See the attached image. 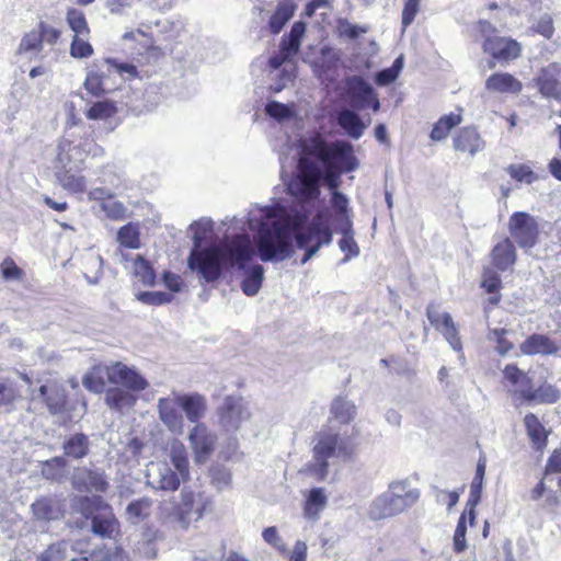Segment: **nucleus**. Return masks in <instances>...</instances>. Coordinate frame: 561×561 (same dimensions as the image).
Masks as SVG:
<instances>
[{
  "instance_id": "obj_9",
  "label": "nucleus",
  "mask_w": 561,
  "mask_h": 561,
  "mask_svg": "<svg viewBox=\"0 0 561 561\" xmlns=\"http://www.w3.org/2000/svg\"><path fill=\"white\" fill-rule=\"evenodd\" d=\"M343 101L353 110L371 108L378 112L380 102L373 85L359 76L347 77L342 93Z\"/></svg>"
},
{
  "instance_id": "obj_48",
  "label": "nucleus",
  "mask_w": 561,
  "mask_h": 561,
  "mask_svg": "<svg viewBox=\"0 0 561 561\" xmlns=\"http://www.w3.org/2000/svg\"><path fill=\"white\" fill-rule=\"evenodd\" d=\"M72 149L71 141L61 139L57 145V156L55 159V171L66 170L72 168L70 151Z\"/></svg>"
},
{
  "instance_id": "obj_37",
  "label": "nucleus",
  "mask_w": 561,
  "mask_h": 561,
  "mask_svg": "<svg viewBox=\"0 0 561 561\" xmlns=\"http://www.w3.org/2000/svg\"><path fill=\"white\" fill-rule=\"evenodd\" d=\"M461 122V116L458 114L450 113L448 115L442 116L432 128L430 137L433 141H440L447 138L450 130L459 125Z\"/></svg>"
},
{
  "instance_id": "obj_7",
  "label": "nucleus",
  "mask_w": 561,
  "mask_h": 561,
  "mask_svg": "<svg viewBox=\"0 0 561 561\" xmlns=\"http://www.w3.org/2000/svg\"><path fill=\"white\" fill-rule=\"evenodd\" d=\"M168 505L172 506V516L181 528L187 529L192 522H197L205 514L213 512L214 499L205 492L194 493L183 488L179 502H162L160 507L164 511Z\"/></svg>"
},
{
  "instance_id": "obj_27",
  "label": "nucleus",
  "mask_w": 561,
  "mask_h": 561,
  "mask_svg": "<svg viewBox=\"0 0 561 561\" xmlns=\"http://www.w3.org/2000/svg\"><path fill=\"white\" fill-rule=\"evenodd\" d=\"M398 514L400 511L389 490L374 499L368 508V516L371 520H380Z\"/></svg>"
},
{
  "instance_id": "obj_1",
  "label": "nucleus",
  "mask_w": 561,
  "mask_h": 561,
  "mask_svg": "<svg viewBox=\"0 0 561 561\" xmlns=\"http://www.w3.org/2000/svg\"><path fill=\"white\" fill-rule=\"evenodd\" d=\"M358 160L354 154L353 146L347 141H328L323 136L316 134L299 140V169L301 174L296 175L288 184L293 196L290 204L275 203L270 205L268 217L273 222L283 224L276 232V247L267 249L265 242L264 257L282 260L291 251L288 228H295L307 222L316 215L319 204L320 186L324 184L332 194L339 192L340 176L355 171ZM320 210H327L321 208Z\"/></svg>"
},
{
  "instance_id": "obj_4",
  "label": "nucleus",
  "mask_w": 561,
  "mask_h": 561,
  "mask_svg": "<svg viewBox=\"0 0 561 561\" xmlns=\"http://www.w3.org/2000/svg\"><path fill=\"white\" fill-rule=\"evenodd\" d=\"M106 376L115 387L106 390L104 401L116 412L133 409L138 400L137 393L149 386L148 380L136 368L121 362L106 367Z\"/></svg>"
},
{
  "instance_id": "obj_54",
  "label": "nucleus",
  "mask_w": 561,
  "mask_h": 561,
  "mask_svg": "<svg viewBox=\"0 0 561 561\" xmlns=\"http://www.w3.org/2000/svg\"><path fill=\"white\" fill-rule=\"evenodd\" d=\"M534 388L531 383L530 377L527 375L525 378L520 379L519 382L514 385L513 396L516 401L522 403L530 404V397L533 396Z\"/></svg>"
},
{
  "instance_id": "obj_46",
  "label": "nucleus",
  "mask_w": 561,
  "mask_h": 561,
  "mask_svg": "<svg viewBox=\"0 0 561 561\" xmlns=\"http://www.w3.org/2000/svg\"><path fill=\"white\" fill-rule=\"evenodd\" d=\"M135 275L146 286H152L156 282V273L150 263L141 255H137L135 263Z\"/></svg>"
},
{
  "instance_id": "obj_60",
  "label": "nucleus",
  "mask_w": 561,
  "mask_h": 561,
  "mask_svg": "<svg viewBox=\"0 0 561 561\" xmlns=\"http://www.w3.org/2000/svg\"><path fill=\"white\" fill-rule=\"evenodd\" d=\"M467 514L462 513V515L458 519V524L454 534V549L456 552H462L467 548L466 542V533H467V526H466V518Z\"/></svg>"
},
{
  "instance_id": "obj_30",
  "label": "nucleus",
  "mask_w": 561,
  "mask_h": 561,
  "mask_svg": "<svg viewBox=\"0 0 561 561\" xmlns=\"http://www.w3.org/2000/svg\"><path fill=\"white\" fill-rule=\"evenodd\" d=\"M62 450L66 457L73 460H81L90 451V439L83 433H75L67 436L62 443Z\"/></svg>"
},
{
  "instance_id": "obj_43",
  "label": "nucleus",
  "mask_w": 561,
  "mask_h": 561,
  "mask_svg": "<svg viewBox=\"0 0 561 561\" xmlns=\"http://www.w3.org/2000/svg\"><path fill=\"white\" fill-rule=\"evenodd\" d=\"M560 399V391L550 383H543L534 389L530 397V404H552Z\"/></svg>"
},
{
  "instance_id": "obj_17",
  "label": "nucleus",
  "mask_w": 561,
  "mask_h": 561,
  "mask_svg": "<svg viewBox=\"0 0 561 561\" xmlns=\"http://www.w3.org/2000/svg\"><path fill=\"white\" fill-rule=\"evenodd\" d=\"M539 92L545 98L561 99V65L552 62L540 70L535 79Z\"/></svg>"
},
{
  "instance_id": "obj_55",
  "label": "nucleus",
  "mask_w": 561,
  "mask_h": 561,
  "mask_svg": "<svg viewBox=\"0 0 561 561\" xmlns=\"http://www.w3.org/2000/svg\"><path fill=\"white\" fill-rule=\"evenodd\" d=\"M1 276L4 280H21L24 272L19 267L12 257H5L0 264Z\"/></svg>"
},
{
  "instance_id": "obj_35",
  "label": "nucleus",
  "mask_w": 561,
  "mask_h": 561,
  "mask_svg": "<svg viewBox=\"0 0 561 561\" xmlns=\"http://www.w3.org/2000/svg\"><path fill=\"white\" fill-rule=\"evenodd\" d=\"M172 469L179 473L185 481L190 479V466L185 446L180 443H173L169 453Z\"/></svg>"
},
{
  "instance_id": "obj_39",
  "label": "nucleus",
  "mask_w": 561,
  "mask_h": 561,
  "mask_svg": "<svg viewBox=\"0 0 561 561\" xmlns=\"http://www.w3.org/2000/svg\"><path fill=\"white\" fill-rule=\"evenodd\" d=\"M331 413L339 422L346 424L355 417L356 407L353 402L337 397L331 404Z\"/></svg>"
},
{
  "instance_id": "obj_47",
  "label": "nucleus",
  "mask_w": 561,
  "mask_h": 561,
  "mask_svg": "<svg viewBox=\"0 0 561 561\" xmlns=\"http://www.w3.org/2000/svg\"><path fill=\"white\" fill-rule=\"evenodd\" d=\"M506 172L517 182L533 184L538 180L537 174L526 164H510Z\"/></svg>"
},
{
  "instance_id": "obj_51",
  "label": "nucleus",
  "mask_w": 561,
  "mask_h": 561,
  "mask_svg": "<svg viewBox=\"0 0 561 561\" xmlns=\"http://www.w3.org/2000/svg\"><path fill=\"white\" fill-rule=\"evenodd\" d=\"M100 207L105 213V216L111 220H123L126 218V206L114 198L103 201V203L100 204Z\"/></svg>"
},
{
  "instance_id": "obj_6",
  "label": "nucleus",
  "mask_w": 561,
  "mask_h": 561,
  "mask_svg": "<svg viewBox=\"0 0 561 561\" xmlns=\"http://www.w3.org/2000/svg\"><path fill=\"white\" fill-rule=\"evenodd\" d=\"M254 233V243H251L250 237L245 234L234 247L247 251L244 257H239L233 254H228L222 261V273L232 268H237L243 273L241 280V289L244 295L249 297L255 296L264 280V267L260 264H250L253 257L257 256V232Z\"/></svg>"
},
{
  "instance_id": "obj_33",
  "label": "nucleus",
  "mask_w": 561,
  "mask_h": 561,
  "mask_svg": "<svg viewBox=\"0 0 561 561\" xmlns=\"http://www.w3.org/2000/svg\"><path fill=\"white\" fill-rule=\"evenodd\" d=\"M31 507L35 518L38 520H56L61 515L58 502L51 497L38 499Z\"/></svg>"
},
{
  "instance_id": "obj_2",
  "label": "nucleus",
  "mask_w": 561,
  "mask_h": 561,
  "mask_svg": "<svg viewBox=\"0 0 561 561\" xmlns=\"http://www.w3.org/2000/svg\"><path fill=\"white\" fill-rule=\"evenodd\" d=\"M270 205L253 206L247 216V225L252 232H257V257L263 262H283L294 255V242L298 249L305 250L301 259V264H306L323 245H329L332 242L333 233L327 217V210H318L312 219L307 222H301L295 228H288L289 243L291 251L288 256L282 260H268L264 257V245L267 243V249L276 247V232L278 227L283 224L273 222L274 219L268 215Z\"/></svg>"
},
{
  "instance_id": "obj_31",
  "label": "nucleus",
  "mask_w": 561,
  "mask_h": 561,
  "mask_svg": "<svg viewBox=\"0 0 561 561\" xmlns=\"http://www.w3.org/2000/svg\"><path fill=\"white\" fill-rule=\"evenodd\" d=\"M153 506V500L149 496H142L136 500H133L125 510L126 519L136 525L140 522L149 518L151 514V508Z\"/></svg>"
},
{
  "instance_id": "obj_25",
  "label": "nucleus",
  "mask_w": 561,
  "mask_h": 561,
  "mask_svg": "<svg viewBox=\"0 0 561 561\" xmlns=\"http://www.w3.org/2000/svg\"><path fill=\"white\" fill-rule=\"evenodd\" d=\"M524 426L534 449L537 451L543 450L548 444L550 431L547 430L538 416L531 412L524 416Z\"/></svg>"
},
{
  "instance_id": "obj_53",
  "label": "nucleus",
  "mask_w": 561,
  "mask_h": 561,
  "mask_svg": "<svg viewBox=\"0 0 561 561\" xmlns=\"http://www.w3.org/2000/svg\"><path fill=\"white\" fill-rule=\"evenodd\" d=\"M210 478L213 485L218 490H225L231 484V472L224 466H215L210 469Z\"/></svg>"
},
{
  "instance_id": "obj_57",
  "label": "nucleus",
  "mask_w": 561,
  "mask_h": 561,
  "mask_svg": "<svg viewBox=\"0 0 561 561\" xmlns=\"http://www.w3.org/2000/svg\"><path fill=\"white\" fill-rule=\"evenodd\" d=\"M262 537L266 543L272 546L280 553L287 552V545L283 540V538L278 535L277 528L275 526H270L262 531Z\"/></svg>"
},
{
  "instance_id": "obj_59",
  "label": "nucleus",
  "mask_w": 561,
  "mask_h": 561,
  "mask_svg": "<svg viewBox=\"0 0 561 561\" xmlns=\"http://www.w3.org/2000/svg\"><path fill=\"white\" fill-rule=\"evenodd\" d=\"M84 88L94 96H100L105 93L106 89L103 83V76L98 72L90 71L84 80Z\"/></svg>"
},
{
  "instance_id": "obj_32",
  "label": "nucleus",
  "mask_w": 561,
  "mask_h": 561,
  "mask_svg": "<svg viewBox=\"0 0 561 561\" xmlns=\"http://www.w3.org/2000/svg\"><path fill=\"white\" fill-rule=\"evenodd\" d=\"M328 496L323 488H312L306 499L304 514L309 519H318L319 514L325 508Z\"/></svg>"
},
{
  "instance_id": "obj_18",
  "label": "nucleus",
  "mask_w": 561,
  "mask_h": 561,
  "mask_svg": "<svg viewBox=\"0 0 561 561\" xmlns=\"http://www.w3.org/2000/svg\"><path fill=\"white\" fill-rule=\"evenodd\" d=\"M483 49L499 61H508L520 54V45L513 37H485Z\"/></svg>"
},
{
  "instance_id": "obj_10",
  "label": "nucleus",
  "mask_w": 561,
  "mask_h": 561,
  "mask_svg": "<svg viewBox=\"0 0 561 561\" xmlns=\"http://www.w3.org/2000/svg\"><path fill=\"white\" fill-rule=\"evenodd\" d=\"M511 240L524 250L534 248L539 240V224L526 211H515L508 219Z\"/></svg>"
},
{
  "instance_id": "obj_11",
  "label": "nucleus",
  "mask_w": 561,
  "mask_h": 561,
  "mask_svg": "<svg viewBox=\"0 0 561 561\" xmlns=\"http://www.w3.org/2000/svg\"><path fill=\"white\" fill-rule=\"evenodd\" d=\"M219 423L227 432L238 431L251 417L249 404L242 397L228 396L217 411Z\"/></svg>"
},
{
  "instance_id": "obj_19",
  "label": "nucleus",
  "mask_w": 561,
  "mask_h": 561,
  "mask_svg": "<svg viewBox=\"0 0 561 561\" xmlns=\"http://www.w3.org/2000/svg\"><path fill=\"white\" fill-rule=\"evenodd\" d=\"M358 111L351 107H342L336 112L337 125L353 139H359L370 124V119L367 123L362 119L357 113Z\"/></svg>"
},
{
  "instance_id": "obj_20",
  "label": "nucleus",
  "mask_w": 561,
  "mask_h": 561,
  "mask_svg": "<svg viewBox=\"0 0 561 561\" xmlns=\"http://www.w3.org/2000/svg\"><path fill=\"white\" fill-rule=\"evenodd\" d=\"M110 504L98 494L77 495L71 500V510L80 514L84 519L92 520L102 510L107 508Z\"/></svg>"
},
{
  "instance_id": "obj_26",
  "label": "nucleus",
  "mask_w": 561,
  "mask_h": 561,
  "mask_svg": "<svg viewBox=\"0 0 561 561\" xmlns=\"http://www.w3.org/2000/svg\"><path fill=\"white\" fill-rule=\"evenodd\" d=\"M453 146L455 150L468 152L474 156L484 148V140L481 138L477 128L463 127L454 138Z\"/></svg>"
},
{
  "instance_id": "obj_3",
  "label": "nucleus",
  "mask_w": 561,
  "mask_h": 561,
  "mask_svg": "<svg viewBox=\"0 0 561 561\" xmlns=\"http://www.w3.org/2000/svg\"><path fill=\"white\" fill-rule=\"evenodd\" d=\"M190 229L193 231V247L187 257V266L206 283L217 282L222 276V260L228 254L239 257L247 254L244 248H234L247 233H239L232 238L225 237L220 241L205 244L214 229L213 220L194 221Z\"/></svg>"
},
{
  "instance_id": "obj_15",
  "label": "nucleus",
  "mask_w": 561,
  "mask_h": 561,
  "mask_svg": "<svg viewBox=\"0 0 561 561\" xmlns=\"http://www.w3.org/2000/svg\"><path fill=\"white\" fill-rule=\"evenodd\" d=\"M71 484L78 492L106 493L110 489L108 479L102 469L81 467L75 470Z\"/></svg>"
},
{
  "instance_id": "obj_23",
  "label": "nucleus",
  "mask_w": 561,
  "mask_h": 561,
  "mask_svg": "<svg viewBox=\"0 0 561 561\" xmlns=\"http://www.w3.org/2000/svg\"><path fill=\"white\" fill-rule=\"evenodd\" d=\"M558 351L559 346L546 334L534 333L520 344L525 355H556Z\"/></svg>"
},
{
  "instance_id": "obj_13",
  "label": "nucleus",
  "mask_w": 561,
  "mask_h": 561,
  "mask_svg": "<svg viewBox=\"0 0 561 561\" xmlns=\"http://www.w3.org/2000/svg\"><path fill=\"white\" fill-rule=\"evenodd\" d=\"M426 317L432 327L439 331L450 347L458 352L460 359H465L462 343L451 316L448 312H439L438 307L431 304L426 308Z\"/></svg>"
},
{
  "instance_id": "obj_58",
  "label": "nucleus",
  "mask_w": 561,
  "mask_h": 561,
  "mask_svg": "<svg viewBox=\"0 0 561 561\" xmlns=\"http://www.w3.org/2000/svg\"><path fill=\"white\" fill-rule=\"evenodd\" d=\"M67 22L76 35L89 32L85 16L79 10H69L67 13Z\"/></svg>"
},
{
  "instance_id": "obj_40",
  "label": "nucleus",
  "mask_w": 561,
  "mask_h": 561,
  "mask_svg": "<svg viewBox=\"0 0 561 561\" xmlns=\"http://www.w3.org/2000/svg\"><path fill=\"white\" fill-rule=\"evenodd\" d=\"M140 232L136 224L128 222L119 228L117 241L121 245L128 249H138L140 247Z\"/></svg>"
},
{
  "instance_id": "obj_14",
  "label": "nucleus",
  "mask_w": 561,
  "mask_h": 561,
  "mask_svg": "<svg viewBox=\"0 0 561 561\" xmlns=\"http://www.w3.org/2000/svg\"><path fill=\"white\" fill-rule=\"evenodd\" d=\"M147 485L157 491L175 492L185 480L164 461L151 462L147 469Z\"/></svg>"
},
{
  "instance_id": "obj_45",
  "label": "nucleus",
  "mask_w": 561,
  "mask_h": 561,
  "mask_svg": "<svg viewBox=\"0 0 561 561\" xmlns=\"http://www.w3.org/2000/svg\"><path fill=\"white\" fill-rule=\"evenodd\" d=\"M265 113L278 121V122H285L294 117L295 111L293 108V105L290 104H284L278 101H270L265 105Z\"/></svg>"
},
{
  "instance_id": "obj_64",
  "label": "nucleus",
  "mask_w": 561,
  "mask_h": 561,
  "mask_svg": "<svg viewBox=\"0 0 561 561\" xmlns=\"http://www.w3.org/2000/svg\"><path fill=\"white\" fill-rule=\"evenodd\" d=\"M93 53L92 46L82 37H73L70 54L75 58H87Z\"/></svg>"
},
{
  "instance_id": "obj_49",
  "label": "nucleus",
  "mask_w": 561,
  "mask_h": 561,
  "mask_svg": "<svg viewBox=\"0 0 561 561\" xmlns=\"http://www.w3.org/2000/svg\"><path fill=\"white\" fill-rule=\"evenodd\" d=\"M68 546L66 541L53 543L37 557L36 561H66Z\"/></svg>"
},
{
  "instance_id": "obj_56",
  "label": "nucleus",
  "mask_w": 561,
  "mask_h": 561,
  "mask_svg": "<svg viewBox=\"0 0 561 561\" xmlns=\"http://www.w3.org/2000/svg\"><path fill=\"white\" fill-rule=\"evenodd\" d=\"M339 248L345 254L342 259V263L348 262L351 259L359 255V247L353 236L342 237L339 240Z\"/></svg>"
},
{
  "instance_id": "obj_24",
  "label": "nucleus",
  "mask_w": 561,
  "mask_h": 561,
  "mask_svg": "<svg viewBox=\"0 0 561 561\" xmlns=\"http://www.w3.org/2000/svg\"><path fill=\"white\" fill-rule=\"evenodd\" d=\"M388 490L393 494V500L400 513L413 506L420 499V491L411 488L407 480L391 482Z\"/></svg>"
},
{
  "instance_id": "obj_61",
  "label": "nucleus",
  "mask_w": 561,
  "mask_h": 561,
  "mask_svg": "<svg viewBox=\"0 0 561 561\" xmlns=\"http://www.w3.org/2000/svg\"><path fill=\"white\" fill-rule=\"evenodd\" d=\"M481 286L489 294L497 293L502 287V280L497 272L491 268L484 270Z\"/></svg>"
},
{
  "instance_id": "obj_50",
  "label": "nucleus",
  "mask_w": 561,
  "mask_h": 561,
  "mask_svg": "<svg viewBox=\"0 0 561 561\" xmlns=\"http://www.w3.org/2000/svg\"><path fill=\"white\" fill-rule=\"evenodd\" d=\"M116 113V107L112 102L99 101L95 102L88 111L87 117L89 119H105Z\"/></svg>"
},
{
  "instance_id": "obj_22",
  "label": "nucleus",
  "mask_w": 561,
  "mask_h": 561,
  "mask_svg": "<svg viewBox=\"0 0 561 561\" xmlns=\"http://www.w3.org/2000/svg\"><path fill=\"white\" fill-rule=\"evenodd\" d=\"M91 531L101 538H113L119 531V522L111 505L91 520Z\"/></svg>"
},
{
  "instance_id": "obj_42",
  "label": "nucleus",
  "mask_w": 561,
  "mask_h": 561,
  "mask_svg": "<svg viewBox=\"0 0 561 561\" xmlns=\"http://www.w3.org/2000/svg\"><path fill=\"white\" fill-rule=\"evenodd\" d=\"M83 387L93 393L106 392L104 373L101 367H93L82 377Z\"/></svg>"
},
{
  "instance_id": "obj_63",
  "label": "nucleus",
  "mask_w": 561,
  "mask_h": 561,
  "mask_svg": "<svg viewBox=\"0 0 561 561\" xmlns=\"http://www.w3.org/2000/svg\"><path fill=\"white\" fill-rule=\"evenodd\" d=\"M507 330L505 329H493L489 332L488 339L495 341L497 344V351L500 354H506L513 348V344L505 339Z\"/></svg>"
},
{
  "instance_id": "obj_29",
  "label": "nucleus",
  "mask_w": 561,
  "mask_h": 561,
  "mask_svg": "<svg viewBox=\"0 0 561 561\" xmlns=\"http://www.w3.org/2000/svg\"><path fill=\"white\" fill-rule=\"evenodd\" d=\"M485 88L492 92L517 94L522 91L523 84L513 75L500 72L486 79Z\"/></svg>"
},
{
  "instance_id": "obj_38",
  "label": "nucleus",
  "mask_w": 561,
  "mask_h": 561,
  "mask_svg": "<svg viewBox=\"0 0 561 561\" xmlns=\"http://www.w3.org/2000/svg\"><path fill=\"white\" fill-rule=\"evenodd\" d=\"M296 5L291 1H283L271 16L270 28L273 34H278L284 25L293 18Z\"/></svg>"
},
{
  "instance_id": "obj_44",
  "label": "nucleus",
  "mask_w": 561,
  "mask_h": 561,
  "mask_svg": "<svg viewBox=\"0 0 561 561\" xmlns=\"http://www.w3.org/2000/svg\"><path fill=\"white\" fill-rule=\"evenodd\" d=\"M105 64L108 66L110 73H117L123 80L129 81L139 76L138 69L130 62L119 61L115 58H106Z\"/></svg>"
},
{
  "instance_id": "obj_16",
  "label": "nucleus",
  "mask_w": 561,
  "mask_h": 561,
  "mask_svg": "<svg viewBox=\"0 0 561 561\" xmlns=\"http://www.w3.org/2000/svg\"><path fill=\"white\" fill-rule=\"evenodd\" d=\"M158 411L160 420L172 433H182L184 420L180 404V392L160 398L158 400Z\"/></svg>"
},
{
  "instance_id": "obj_62",
  "label": "nucleus",
  "mask_w": 561,
  "mask_h": 561,
  "mask_svg": "<svg viewBox=\"0 0 561 561\" xmlns=\"http://www.w3.org/2000/svg\"><path fill=\"white\" fill-rule=\"evenodd\" d=\"M336 33L337 35H359L362 33H367L369 30L367 26H360L354 23H351L346 19H339L336 21Z\"/></svg>"
},
{
  "instance_id": "obj_5",
  "label": "nucleus",
  "mask_w": 561,
  "mask_h": 561,
  "mask_svg": "<svg viewBox=\"0 0 561 561\" xmlns=\"http://www.w3.org/2000/svg\"><path fill=\"white\" fill-rule=\"evenodd\" d=\"M353 455V447L348 438L337 433L320 432L314 439L312 461L308 472L318 481L328 477L331 460H346Z\"/></svg>"
},
{
  "instance_id": "obj_41",
  "label": "nucleus",
  "mask_w": 561,
  "mask_h": 561,
  "mask_svg": "<svg viewBox=\"0 0 561 561\" xmlns=\"http://www.w3.org/2000/svg\"><path fill=\"white\" fill-rule=\"evenodd\" d=\"M66 467V458L62 456H56L43 462L42 474L47 480L58 481L64 477Z\"/></svg>"
},
{
  "instance_id": "obj_8",
  "label": "nucleus",
  "mask_w": 561,
  "mask_h": 561,
  "mask_svg": "<svg viewBox=\"0 0 561 561\" xmlns=\"http://www.w3.org/2000/svg\"><path fill=\"white\" fill-rule=\"evenodd\" d=\"M300 39L301 37H283L279 51L268 58L270 77L273 81L268 88L271 92L279 93L293 83L296 71L290 60L298 53Z\"/></svg>"
},
{
  "instance_id": "obj_34",
  "label": "nucleus",
  "mask_w": 561,
  "mask_h": 561,
  "mask_svg": "<svg viewBox=\"0 0 561 561\" xmlns=\"http://www.w3.org/2000/svg\"><path fill=\"white\" fill-rule=\"evenodd\" d=\"M58 183L71 193H83L87 188L85 178L79 172H75L73 168L55 171Z\"/></svg>"
},
{
  "instance_id": "obj_36",
  "label": "nucleus",
  "mask_w": 561,
  "mask_h": 561,
  "mask_svg": "<svg viewBox=\"0 0 561 561\" xmlns=\"http://www.w3.org/2000/svg\"><path fill=\"white\" fill-rule=\"evenodd\" d=\"M39 393L44 398L51 414H58L65 411L67 397L62 389L43 385L39 387Z\"/></svg>"
},
{
  "instance_id": "obj_28",
  "label": "nucleus",
  "mask_w": 561,
  "mask_h": 561,
  "mask_svg": "<svg viewBox=\"0 0 561 561\" xmlns=\"http://www.w3.org/2000/svg\"><path fill=\"white\" fill-rule=\"evenodd\" d=\"M491 259L493 266L501 272L512 267L516 262V250L513 241L505 238L495 244L491 252Z\"/></svg>"
},
{
  "instance_id": "obj_12",
  "label": "nucleus",
  "mask_w": 561,
  "mask_h": 561,
  "mask_svg": "<svg viewBox=\"0 0 561 561\" xmlns=\"http://www.w3.org/2000/svg\"><path fill=\"white\" fill-rule=\"evenodd\" d=\"M217 435L206 424L198 423L188 433V443L197 465L206 463L215 451Z\"/></svg>"
},
{
  "instance_id": "obj_52",
  "label": "nucleus",
  "mask_w": 561,
  "mask_h": 561,
  "mask_svg": "<svg viewBox=\"0 0 561 561\" xmlns=\"http://www.w3.org/2000/svg\"><path fill=\"white\" fill-rule=\"evenodd\" d=\"M137 299L148 306H162L173 299V295L165 291H140Z\"/></svg>"
},
{
  "instance_id": "obj_21",
  "label": "nucleus",
  "mask_w": 561,
  "mask_h": 561,
  "mask_svg": "<svg viewBox=\"0 0 561 561\" xmlns=\"http://www.w3.org/2000/svg\"><path fill=\"white\" fill-rule=\"evenodd\" d=\"M181 410L191 423L198 424L207 411V400L198 392L180 393Z\"/></svg>"
}]
</instances>
